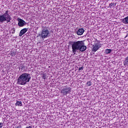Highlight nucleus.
<instances>
[{
	"label": "nucleus",
	"instance_id": "f257e3e1",
	"mask_svg": "<svg viewBox=\"0 0 128 128\" xmlns=\"http://www.w3.org/2000/svg\"><path fill=\"white\" fill-rule=\"evenodd\" d=\"M72 52L74 56L76 54V51L80 50L82 52L86 50V46L84 45V40H79L71 42Z\"/></svg>",
	"mask_w": 128,
	"mask_h": 128
},
{
	"label": "nucleus",
	"instance_id": "f03ea898",
	"mask_svg": "<svg viewBox=\"0 0 128 128\" xmlns=\"http://www.w3.org/2000/svg\"><path fill=\"white\" fill-rule=\"evenodd\" d=\"M30 74L28 73H24L19 76L17 84L20 86H24L27 82H30Z\"/></svg>",
	"mask_w": 128,
	"mask_h": 128
},
{
	"label": "nucleus",
	"instance_id": "7ed1b4c3",
	"mask_svg": "<svg viewBox=\"0 0 128 128\" xmlns=\"http://www.w3.org/2000/svg\"><path fill=\"white\" fill-rule=\"evenodd\" d=\"M10 11L6 10L3 14L0 15V24H3L4 22H10L12 20V16L10 15Z\"/></svg>",
	"mask_w": 128,
	"mask_h": 128
},
{
	"label": "nucleus",
	"instance_id": "20e7f679",
	"mask_svg": "<svg viewBox=\"0 0 128 128\" xmlns=\"http://www.w3.org/2000/svg\"><path fill=\"white\" fill-rule=\"evenodd\" d=\"M42 38H48L50 36V30L46 28H44L41 32V34H40Z\"/></svg>",
	"mask_w": 128,
	"mask_h": 128
},
{
	"label": "nucleus",
	"instance_id": "39448f33",
	"mask_svg": "<svg viewBox=\"0 0 128 128\" xmlns=\"http://www.w3.org/2000/svg\"><path fill=\"white\" fill-rule=\"evenodd\" d=\"M72 92V88L68 86H64L62 87L61 90V94L62 96H66L68 94H70Z\"/></svg>",
	"mask_w": 128,
	"mask_h": 128
},
{
	"label": "nucleus",
	"instance_id": "423d86ee",
	"mask_svg": "<svg viewBox=\"0 0 128 128\" xmlns=\"http://www.w3.org/2000/svg\"><path fill=\"white\" fill-rule=\"evenodd\" d=\"M17 20L18 22V26L22 27V26H26V22H25V21L24 20L22 19L18 18L17 19Z\"/></svg>",
	"mask_w": 128,
	"mask_h": 128
},
{
	"label": "nucleus",
	"instance_id": "0eeeda50",
	"mask_svg": "<svg viewBox=\"0 0 128 128\" xmlns=\"http://www.w3.org/2000/svg\"><path fill=\"white\" fill-rule=\"evenodd\" d=\"M28 30V28H24L22 29L20 32L19 36H22L23 34H26Z\"/></svg>",
	"mask_w": 128,
	"mask_h": 128
},
{
	"label": "nucleus",
	"instance_id": "6e6552de",
	"mask_svg": "<svg viewBox=\"0 0 128 128\" xmlns=\"http://www.w3.org/2000/svg\"><path fill=\"white\" fill-rule=\"evenodd\" d=\"M100 48V45L98 44H96L94 46H93L92 50V52H96V50H98Z\"/></svg>",
	"mask_w": 128,
	"mask_h": 128
},
{
	"label": "nucleus",
	"instance_id": "1a4fd4ad",
	"mask_svg": "<svg viewBox=\"0 0 128 128\" xmlns=\"http://www.w3.org/2000/svg\"><path fill=\"white\" fill-rule=\"evenodd\" d=\"M84 30L82 28H81L77 30L76 34H78V36H82V34H84Z\"/></svg>",
	"mask_w": 128,
	"mask_h": 128
},
{
	"label": "nucleus",
	"instance_id": "9d476101",
	"mask_svg": "<svg viewBox=\"0 0 128 128\" xmlns=\"http://www.w3.org/2000/svg\"><path fill=\"white\" fill-rule=\"evenodd\" d=\"M122 22L125 24H128V16L122 20Z\"/></svg>",
	"mask_w": 128,
	"mask_h": 128
},
{
	"label": "nucleus",
	"instance_id": "9b49d317",
	"mask_svg": "<svg viewBox=\"0 0 128 128\" xmlns=\"http://www.w3.org/2000/svg\"><path fill=\"white\" fill-rule=\"evenodd\" d=\"M41 76L43 80H46V78H48V74L46 73L42 74Z\"/></svg>",
	"mask_w": 128,
	"mask_h": 128
},
{
	"label": "nucleus",
	"instance_id": "f8f14e48",
	"mask_svg": "<svg viewBox=\"0 0 128 128\" xmlns=\"http://www.w3.org/2000/svg\"><path fill=\"white\" fill-rule=\"evenodd\" d=\"M124 66H128V56L125 58L124 60Z\"/></svg>",
	"mask_w": 128,
	"mask_h": 128
},
{
	"label": "nucleus",
	"instance_id": "ddd939ff",
	"mask_svg": "<svg viewBox=\"0 0 128 128\" xmlns=\"http://www.w3.org/2000/svg\"><path fill=\"white\" fill-rule=\"evenodd\" d=\"M15 106H22V104L21 102V101H16V102L15 104Z\"/></svg>",
	"mask_w": 128,
	"mask_h": 128
},
{
	"label": "nucleus",
	"instance_id": "4468645a",
	"mask_svg": "<svg viewBox=\"0 0 128 128\" xmlns=\"http://www.w3.org/2000/svg\"><path fill=\"white\" fill-rule=\"evenodd\" d=\"M110 52H112V50L110 49H106L105 50L106 54H110Z\"/></svg>",
	"mask_w": 128,
	"mask_h": 128
},
{
	"label": "nucleus",
	"instance_id": "2eb2a0df",
	"mask_svg": "<svg viewBox=\"0 0 128 128\" xmlns=\"http://www.w3.org/2000/svg\"><path fill=\"white\" fill-rule=\"evenodd\" d=\"M114 3H110L109 4V8H114Z\"/></svg>",
	"mask_w": 128,
	"mask_h": 128
},
{
	"label": "nucleus",
	"instance_id": "dca6fc26",
	"mask_svg": "<svg viewBox=\"0 0 128 128\" xmlns=\"http://www.w3.org/2000/svg\"><path fill=\"white\" fill-rule=\"evenodd\" d=\"M87 84L88 86H92V82L90 81L88 82Z\"/></svg>",
	"mask_w": 128,
	"mask_h": 128
},
{
	"label": "nucleus",
	"instance_id": "f3484780",
	"mask_svg": "<svg viewBox=\"0 0 128 128\" xmlns=\"http://www.w3.org/2000/svg\"><path fill=\"white\" fill-rule=\"evenodd\" d=\"M84 70V67H80L78 68V70Z\"/></svg>",
	"mask_w": 128,
	"mask_h": 128
},
{
	"label": "nucleus",
	"instance_id": "a211bd4d",
	"mask_svg": "<svg viewBox=\"0 0 128 128\" xmlns=\"http://www.w3.org/2000/svg\"><path fill=\"white\" fill-rule=\"evenodd\" d=\"M4 126V123L0 122V128H2V126Z\"/></svg>",
	"mask_w": 128,
	"mask_h": 128
},
{
	"label": "nucleus",
	"instance_id": "6ab92c4d",
	"mask_svg": "<svg viewBox=\"0 0 128 128\" xmlns=\"http://www.w3.org/2000/svg\"><path fill=\"white\" fill-rule=\"evenodd\" d=\"M16 128H18V126Z\"/></svg>",
	"mask_w": 128,
	"mask_h": 128
}]
</instances>
